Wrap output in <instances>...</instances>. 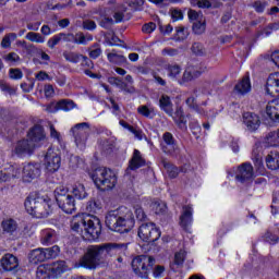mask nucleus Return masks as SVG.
<instances>
[{"instance_id": "dca6fc26", "label": "nucleus", "mask_w": 279, "mask_h": 279, "mask_svg": "<svg viewBox=\"0 0 279 279\" xmlns=\"http://www.w3.org/2000/svg\"><path fill=\"white\" fill-rule=\"evenodd\" d=\"M34 149H36L34 142L22 140L16 143L14 151L16 156H25V154H34Z\"/></svg>"}, {"instance_id": "473e14b6", "label": "nucleus", "mask_w": 279, "mask_h": 279, "mask_svg": "<svg viewBox=\"0 0 279 279\" xmlns=\"http://www.w3.org/2000/svg\"><path fill=\"white\" fill-rule=\"evenodd\" d=\"M107 58L111 64H118V66H121V64H125L128 62V58L125 56L120 54L117 52V50H112L107 54Z\"/></svg>"}, {"instance_id": "864d4df0", "label": "nucleus", "mask_w": 279, "mask_h": 279, "mask_svg": "<svg viewBox=\"0 0 279 279\" xmlns=\"http://www.w3.org/2000/svg\"><path fill=\"white\" fill-rule=\"evenodd\" d=\"M62 40V33L54 35L53 37H51L47 45L49 47V49H54L56 45H58L60 41Z\"/></svg>"}, {"instance_id": "4468645a", "label": "nucleus", "mask_w": 279, "mask_h": 279, "mask_svg": "<svg viewBox=\"0 0 279 279\" xmlns=\"http://www.w3.org/2000/svg\"><path fill=\"white\" fill-rule=\"evenodd\" d=\"M57 204L59 208L66 215H73V213L76 210L75 197H73L71 194L68 196H61L59 201H57Z\"/></svg>"}, {"instance_id": "6e6d98bb", "label": "nucleus", "mask_w": 279, "mask_h": 279, "mask_svg": "<svg viewBox=\"0 0 279 279\" xmlns=\"http://www.w3.org/2000/svg\"><path fill=\"white\" fill-rule=\"evenodd\" d=\"M5 62H21V57L16 52H10L3 57Z\"/></svg>"}, {"instance_id": "c03bdc74", "label": "nucleus", "mask_w": 279, "mask_h": 279, "mask_svg": "<svg viewBox=\"0 0 279 279\" xmlns=\"http://www.w3.org/2000/svg\"><path fill=\"white\" fill-rule=\"evenodd\" d=\"M192 29L197 36H202L206 32V21L198 20L194 22Z\"/></svg>"}, {"instance_id": "0eeeda50", "label": "nucleus", "mask_w": 279, "mask_h": 279, "mask_svg": "<svg viewBox=\"0 0 279 279\" xmlns=\"http://www.w3.org/2000/svg\"><path fill=\"white\" fill-rule=\"evenodd\" d=\"M140 239L145 243H156L160 239V229L154 222L142 223L137 232Z\"/></svg>"}, {"instance_id": "052dcab7", "label": "nucleus", "mask_w": 279, "mask_h": 279, "mask_svg": "<svg viewBox=\"0 0 279 279\" xmlns=\"http://www.w3.org/2000/svg\"><path fill=\"white\" fill-rule=\"evenodd\" d=\"M174 123L178 125L179 130L186 132V130H187L186 118L184 116L182 118L174 120Z\"/></svg>"}, {"instance_id": "8fccbe9b", "label": "nucleus", "mask_w": 279, "mask_h": 279, "mask_svg": "<svg viewBox=\"0 0 279 279\" xmlns=\"http://www.w3.org/2000/svg\"><path fill=\"white\" fill-rule=\"evenodd\" d=\"M99 56H101V48L98 44H95L89 48V58H92L93 60H97Z\"/></svg>"}, {"instance_id": "a211bd4d", "label": "nucleus", "mask_w": 279, "mask_h": 279, "mask_svg": "<svg viewBox=\"0 0 279 279\" xmlns=\"http://www.w3.org/2000/svg\"><path fill=\"white\" fill-rule=\"evenodd\" d=\"M141 167H145V159L143 158V155H141V150L134 149L133 156L126 168V173H130V171H136L137 169H141Z\"/></svg>"}, {"instance_id": "72a5a7b5", "label": "nucleus", "mask_w": 279, "mask_h": 279, "mask_svg": "<svg viewBox=\"0 0 279 279\" xmlns=\"http://www.w3.org/2000/svg\"><path fill=\"white\" fill-rule=\"evenodd\" d=\"M63 58L66 62H72L73 64H77L80 60H84L85 62H89L88 57L80 54L77 52H63Z\"/></svg>"}, {"instance_id": "c85d7f7f", "label": "nucleus", "mask_w": 279, "mask_h": 279, "mask_svg": "<svg viewBox=\"0 0 279 279\" xmlns=\"http://www.w3.org/2000/svg\"><path fill=\"white\" fill-rule=\"evenodd\" d=\"M2 232L4 234H14L19 230V223L12 218L4 219L1 222Z\"/></svg>"}, {"instance_id": "6e6552de", "label": "nucleus", "mask_w": 279, "mask_h": 279, "mask_svg": "<svg viewBox=\"0 0 279 279\" xmlns=\"http://www.w3.org/2000/svg\"><path fill=\"white\" fill-rule=\"evenodd\" d=\"M71 132L73 133L76 146L80 149H86V142L90 136V124L87 122L75 124Z\"/></svg>"}, {"instance_id": "3c124183", "label": "nucleus", "mask_w": 279, "mask_h": 279, "mask_svg": "<svg viewBox=\"0 0 279 279\" xmlns=\"http://www.w3.org/2000/svg\"><path fill=\"white\" fill-rule=\"evenodd\" d=\"M138 114H142V117H146V119H151V113L154 112L153 109H149V107L142 105L137 108Z\"/></svg>"}, {"instance_id": "338daca9", "label": "nucleus", "mask_w": 279, "mask_h": 279, "mask_svg": "<svg viewBox=\"0 0 279 279\" xmlns=\"http://www.w3.org/2000/svg\"><path fill=\"white\" fill-rule=\"evenodd\" d=\"M10 77H11V80H21V78H23V72L19 69H11Z\"/></svg>"}, {"instance_id": "5fc2aeb1", "label": "nucleus", "mask_w": 279, "mask_h": 279, "mask_svg": "<svg viewBox=\"0 0 279 279\" xmlns=\"http://www.w3.org/2000/svg\"><path fill=\"white\" fill-rule=\"evenodd\" d=\"M253 161L258 169L263 167V155L258 154L256 149L253 150Z\"/></svg>"}, {"instance_id": "39448f33", "label": "nucleus", "mask_w": 279, "mask_h": 279, "mask_svg": "<svg viewBox=\"0 0 279 279\" xmlns=\"http://www.w3.org/2000/svg\"><path fill=\"white\" fill-rule=\"evenodd\" d=\"M156 265V258L149 255H137L132 259L131 267L135 276L147 279Z\"/></svg>"}, {"instance_id": "aec40b11", "label": "nucleus", "mask_w": 279, "mask_h": 279, "mask_svg": "<svg viewBox=\"0 0 279 279\" xmlns=\"http://www.w3.org/2000/svg\"><path fill=\"white\" fill-rule=\"evenodd\" d=\"M191 223H193V207H191V205H185L183 206V213L180 216V226L186 231Z\"/></svg>"}, {"instance_id": "13d9d810", "label": "nucleus", "mask_w": 279, "mask_h": 279, "mask_svg": "<svg viewBox=\"0 0 279 279\" xmlns=\"http://www.w3.org/2000/svg\"><path fill=\"white\" fill-rule=\"evenodd\" d=\"M190 129L194 136H196V138H199V134H202V126L199 125V123H190Z\"/></svg>"}, {"instance_id": "9b49d317", "label": "nucleus", "mask_w": 279, "mask_h": 279, "mask_svg": "<svg viewBox=\"0 0 279 279\" xmlns=\"http://www.w3.org/2000/svg\"><path fill=\"white\" fill-rule=\"evenodd\" d=\"M242 123L247 132H257L260 128V116L251 111H245L242 114Z\"/></svg>"}, {"instance_id": "5701e85b", "label": "nucleus", "mask_w": 279, "mask_h": 279, "mask_svg": "<svg viewBox=\"0 0 279 279\" xmlns=\"http://www.w3.org/2000/svg\"><path fill=\"white\" fill-rule=\"evenodd\" d=\"M28 141L31 143H40L41 141H45V130L40 125H35L32 128L27 134Z\"/></svg>"}, {"instance_id": "ea45409f", "label": "nucleus", "mask_w": 279, "mask_h": 279, "mask_svg": "<svg viewBox=\"0 0 279 279\" xmlns=\"http://www.w3.org/2000/svg\"><path fill=\"white\" fill-rule=\"evenodd\" d=\"M57 104L59 110H64L65 112H69V110H73V108H75V102L69 99H61Z\"/></svg>"}, {"instance_id": "c756f323", "label": "nucleus", "mask_w": 279, "mask_h": 279, "mask_svg": "<svg viewBox=\"0 0 279 279\" xmlns=\"http://www.w3.org/2000/svg\"><path fill=\"white\" fill-rule=\"evenodd\" d=\"M36 278L37 279H50L53 278V275L51 272V265L49 264H43L37 267L36 271Z\"/></svg>"}, {"instance_id": "4d7b16f0", "label": "nucleus", "mask_w": 279, "mask_h": 279, "mask_svg": "<svg viewBox=\"0 0 279 279\" xmlns=\"http://www.w3.org/2000/svg\"><path fill=\"white\" fill-rule=\"evenodd\" d=\"M186 258V253L184 251H180L174 255L175 265H183Z\"/></svg>"}, {"instance_id": "a878e982", "label": "nucleus", "mask_w": 279, "mask_h": 279, "mask_svg": "<svg viewBox=\"0 0 279 279\" xmlns=\"http://www.w3.org/2000/svg\"><path fill=\"white\" fill-rule=\"evenodd\" d=\"M108 82L111 84V86H117L118 88H120V90H123L124 93H136L134 86H128V84L123 82V80H121L120 77L110 76L108 78Z\"/></svg>"}, {"instance_id": "9d476101", "label": "nucleus", "mask_w": 279, "mask_h": 279, "mask_svg": "<svg viewBox=\"0 0 279 279\" xmlns=\"http://www.w3.org/2000/svg\"><path fill=\"white\" fill-rule=\"evenodd\" d=\"M62 159L60 155L56 153L53 149L49 148L45 156V167L49 173H56L58 169H60V165Z\"/></svg>"}, {"instance_id": "2f4dec72", "label": "nucleus", "mask_w": 279, "mask_h": 279, "mask_svg": "<svg viewBox=\"0 0 279 279\" xmlns=\"http://www.w3.org/2000/svg\"><path fill=\"white\" fill-rule=\"evenodd\" d=\"M266 165L271 171H276L279 168V154L271 151L266 156Z\"/></svg>"}, {"instance_id": "4be33fe9", "label": "nucleus", "mask_w": 279, "mask_h": 279, "mask_svg": "<svg viewBox=\"0 0 279 279\" xmlns=\"http://www.w3.org/2000/svg\"><path fill=\"white\" fill-rule=\"evenodd\" d=\"M58 241V232L53 229H44L40 235V243L43 245H53Z\"/></svg>"}, {"instance_id": "b1692460", "label": "nucleus", "mask_w": 279, "mask_h": 279, "mask_svg": "<svg viewBox=\"0 0 279 279\" xmlns=\"http://www.w3.org/2000/svg\"><path fill=\"white\" fill-rule=\"evenodd\" d=\"M85 226H86V217L84 218V216L82 215H76L72 218L71 230H73V232H77V234H81V236L84 232Z\"/></svg>"}, {"instance_id": "f257e3e1", "label": "nucleus", "mask_w": 279, "mask_h": 279, "mask_svg": "<svg viewBox=\"0 0 279 279\" xmlns=\"http://www.w3.org/2000/svg\"><path fill=\"white\" fill-rule=\"evenodd\" d=\"M130 243H105L100 245H90L87 247L86 253L80 259V267H85V269H95L101 263H106L108 256L117 254L120 250H128Z\"/></svg>"}, {"instance_id": "cd10ccee", "label": "nucleus", "mask_w": 279, "mask_h": 279, "mask_svg": "<svg viewBox=\"0 0 279 279\" xmlns=\"http://www.w3.org/2000/svg\"><path fill=\"white\" fill-rule=\"evenodd\" d=\"M159 108H161L166 114H169V117H173V102L168 95H161L159 99Z\"/></svg>"}, {"instance_id": "6ab92c4d", "label": "nucleus", "mask_w": 279, "mask_h": 279, "mask_svg": "<svg viewBox=\"0 0 279 279\" xmlns=\"http://www.w3.org/2000/svg\"><path fill=\"white\" fill-rule=\"evenodd\" d=\"M266 114L274 123H279V98L268 101Z\"/></svg>"}, {"instance_id": "603ef678", "label": "nucleus", "mask_w": 279, "mask_h": 279, "mask_svg": "<svg viewBox=\"0 0 279 279\" xmlns=\"http://www.w3.org/2000/svg\"><path fill=\"white\" fill-rule=\"evenodd\" d=\"M106 43H108V45H110L111 47H114L116 45H119V43H121V39H119V37H117V35L112 34V33H108L106 36Z\"/></svg>"}, {"instance_id": "1a4fd4ad", "label": "nucleus", "mask_w": 279, "mask_h": 279, "mask_svg": "<svg viewBox=\"0 0 279 279\" xmlns=\"http://www.w3.org/2000/svg\"><path fill=\"white\" fill-rule=\"evenodd\" d=\"M235 180L241 182V184L252 182L254 180V167L252 163L245 162L239 166L235 173Z\"/></svg>"}, {"instance_id": "f03ea898", "label": "nucleus", "mask_w": 279, "mask_h": 279, "mask_svg": "<svg viewBox=\"0 0 279 279\" xmlns=\"http://www.w3.org/2000/svg\"><path fill=\"white\" fill-rule=\"evenodd\" d=\"M105 223L109 230H112V232L125 234L134 228L136 220L134 219L132 209L122 206L108 211L105 217Z\"/></svg>"}, {"instance_id": "4c0bfd02", "label": "nucleus", "mask_w": 279, "mask_h": 279, "mask_svg": "<svg viewBox=\"0 0 279 279\" xmlns=\"http://www.w3.org/2000/svg\"><path fill=\"white\" fill-rule=\"evenodd\" d=\"M150 208L155 211V215H165V213H167V204L160 201L153 202L150 204Z\"/></svg>"}, {"instance_id": "20e7f679", "label": "nucleus", "mask_w": 279, "mask_h": 279, "mask_svg": "<svg viewBox=\"0 0 279 279\" xmlns=\"http://www.w3.org/2000/svg\"><path fill=\"white\" fill-rule=\"evenodd\" d=\"M92 180L100 191H111L117 186V173L108 168H96L92 173Z\"/></svg>"}, {"instance_id": "a18cd8bd", "label": "nucleus", "mask_w": 279, "mask_h": 279, "mask_svg": "<svg viewBox=\"0 0 279 279\" xmlns=\"http://www.w3.org/2000/svg\"><path fill=\"white\" fill-rule=\"evenodd\" d=\"M175 32L177 40H186L189 38V28L184 26H177Z\"/></svg>"}, {"instance_id": "7ed1b4c3", "label": "nucleus", "mask_w": 279, "mask_h": 279, "mask_svg": "<svg viewBox=\"0 0 279 279\" xmlns=\"http://www.w3.org/2000/svg\"><path fill=\"white\" fill-rule=\"evenodd\" d=\"M24 206L28 215L37 219H45V217H49V213H51L49 199L38 194H29L24 202Z\"/></svg>"}, {"instance_id": "58836bf2", "label": "nucleus", "mask_w": 279, "mask_h": 279, "mask_svg": "<svg viewBox=\"0 0 279 279\" xmlns=\"http://www.w3.org/2000/svg\"><path fill=\"white\" fill-rule=\"evenodd\" d=\"M100 208H101V202H99L96 198L90 199L86 205L87 213H92V215L99 213Z\"/></svg>"}, {"instance_id": "680f3d73", "label": "nucleus", "mask_w": 279, "mask_h": 279, "mask_svg": "<svg viewBox=\"0 0 279 279\" xmlns=\"http://www.w3.org/2000/svg\"><path fill=\"white\" fill-rule=\"evenodd\" d=\"M155 29H156V23H154V22L144 24L142 27V32L144 34H151V32H154Z\"/></svg>"}, {"instance_id": "37998d69", "label": "nucleus", "mask_w": 279, "mask_h": 279, "mask_svg": "<svg viewBox=\"0 0 279 279\" xmlns=\"http://www.w3.org/2000/svg\"><path fill=\"white\" fill-rule=\"evenodd\" d=\"M26 40H29L31 43H37V44H43L45 43V37L40 35V33L36 32H29L25 36Z\"/></svg>"}, {"instance_id": "69168bd1", "label": "nucleus", "mask_w": 279, "mask_h": 279, "mask_svg": "<svg viewBox=\"0 0 279 279\" xmlns=\"http://www.w3.org/2000/svg\"><path fill=\"white\" fill-rule=\"evenodd\" d=\"M194 5H197V8L201 9H206V10H210V8H213V2H210L209 0H201L196 3H194Z\"/></svg>"}, {"instance_id": "c9c22d12", "label": "nucleus", "mask_w": 279, "mask_h": 279, "mask_svg": "<svg viewBox=\"0 0 279 279\" xmlns=\"http://www.w3.org/2000/svg\"><path fill=\"white\" fill-rule=\"evenodd\" d=\"M72 193L74 197H76V199H86V197H88V193H86V187L82 183L74 185L72 189Z\"/></svg>"}, {"instance_id": "bf43d9fd", "label": "nucleus", "mask_w": 279, "mask_h": 279, "mask_svg": "<svg viewBox=\"0 0 279 279\" xmlns=\"http://www.w3.org/2000/svg\"><path fill=\"white\" fill-rule=\"evenodd\" d=\"M83 29L93 32V29H97V24L95 23V21L85 20V21H83Z\"/></svg>"}, {"instance_id": "f704fd0d", "label": "nucleus", "mask_w": 279, "mask_h": 279, "mask_svg": "<svg viewBox=\"0 0 279 279\" xmlns=\"http://www.w3.org/2000/svg\"><path fill=\"white\" fill-rule=\"evenodd\" d=\"M199 75H202V72H199V70H193L189 68L183 73L181 84H186V82H193V80H197Z\"/></svg>"}, {"instance_id": "de8ad7c7", "label": "nucleus", "mask_w": 279, "mask_h": 279, "mask_svg": "<svg viewBox=\"0 0 279 279\" xmlns=\"http://www.w3.org/2000/svg\"><path fill=\"white\" fill-rule=\"evenodd\" d=\"M68 195L71 194H69V189H66L64 185H59L54 190L56 202H59L60 197H66Z\"/></svg>"}, {"instance_id": "e433bc0d", "label": "nucleus", "mask_w": 279, "mask_h": 279, "mask_svg": "<svg viewBox=\"0 0 279 279\" xmlns=\"http://www.w3.org/2000/svg\"><path fill=\"white\" fill-rule=\"evenodd\" d=\"M7 173L9 175V180H16V178H21V166L20 165H11L5 168Z\"/></svg>"}, {"instance_id": "e2e57ef3", "label": "nucleus", "mask_w": 279, "mask_h": 279, "mask_svg": "<svg viewBox=\"0 0 279 279\" xmlns=\"http://www.w3.org/2000/svg\"><path fill=\"white\" fill-rule=\"evenodd\" d=\"M253 8L255 9L256 12L263 13L265 12V8H267V2L255 1Z\"/></svg>"}, {"instance_id": "09e8293b", "label": "nucleus", "mask_w": 279, "mask_h": 279, "mask_svg": "<svg viewBox=\"0 0 279 279\" xmlns=\"http://www.w3.org/2000/svg\"><path fill=\"white\" fill-rule=\"evenodd\" d=\"M191 51L194 52L195 56H204V53H206V49L201 43H194L191 47Z\"/></svg>"}, {"instance_id": "f8f14e48", "label": "nucleus", "mask_w": 279, "mask_h": 279, "mask_svg": "<svg viewBox=\"0 0 279 279\" xmlns=\"http://www.w3.org/2000/svg\"><path fill=\"white\" fill-rule=\"evenodd\" d=\"M0 267L2 271H13V274H16V271H19V257L7 253L0 259Z\"/></svg>"}, {"instance_id": "774afa93", "label": "nucleus", "mask_w": 279, "mask_h": 279, "mask_svg": "<svg viewBox=\"0 0 279 279\" xmlns=\"http://www.w3.org/2000/svg\"><path fill=\"white\" fill-rule=\"evenodd\" d=\"M171 17L173 21H182V19H184V14L182 13L181 10L173 9L171 11Z\"/></svg>"}, {"instance_id": "a19ab883", "label": "nucleus", "mask_w": 279, "mask_h": 279, "mask_svg": "<svg viewBox=\"0 0 279 279\" xmlns=\"http://www.w3.org/2000/svg\"><path fill=\"white\" fill-rule=\"evenodd\" d=\"M44 254L46 256V260H51V258H56L58 254H60V246L54 245L49 248H44Z\"/></svg>"}, {"instance_id": "7c9ffc66", "label": "nucleus", "mask_w": 279, "mask_h": 279, "mask_svg": "<svg viewBox=\"0 0 279 279\" xmlns=\"http://www.w3.org/2000/svg\"><path fill=\"white\" fill-rule=\"evenodd\" d=\"M234 90L239 93V95H247L250 90H252V83H250V77H243L235 87Z\"/></svg>"}, {"instance_id": "0e129e2a", "label": "nucleus", "mask_w": 279, "mask_h": 279, "mask_svg": "<svg viewBox=\"0 0 279 279\" xmlns=\"http://www.w3.org/2000/svg\"><path fill=\"white\" fill-rule=\"evenodd\" d=\"M74 43L76 45H86V36L84 35V33H76L74 35Z\"/></svg>"}, {"instance_id": "79ce46f5", "label": "nucleus", "mask_w": 279, "mask_h": 279, "mask_svg": "<svg viewBox=\"0 0 279 279\" xmlns=\"http://www.w3.org/2000/svg\"><path fill=\"white\" fill-rule=\"evenodd\" d=\"M12 40H16V33H9L2 38V49H10L12 47Z\"/></svg>"}, {"instance_id": "f3484780", "label": "nucleus", "mask_w": 279, "mask_h": 279, "mask_svg": "<svg viewBox=\"0 0 279 279\" xmlns=\"http://www.w3.org/2000/svg\"><path fill=\"white\" fill-rule=\"evenodd\" d=\"M163 144H161V149L163 154H173L178 149V144L175 137L170 132H166L162 135Z\"/></svg>"}, {"instance_id": "423d86ee", "label": "nucleus", "mask_w": 279, "mask_h": 279, "mask_svg": "<svg viewBox=\"0 0 279 279\" xmlns=\"http://www.w3.org/2000/svg\"><path fill=\"white\" fill-rule=\"evenodd\" d=\"M99 234H101V220L96 216L85 217L82 239L84 241H96V239H99Z\"/></svg>"}, {"instance_id": "bb28decb", "label": "nucleus", "mask_w": 279, "mask_h": 279, "mask_svg": "<svg viewBox=\"0 0 279 279\" xmlns=\"http://www.w3.org/2000/svg\"><path fill=\"white\" fill-rule=\"evenodd\" d=\"M50 271L52 274V278H58V276H61L64 271H69V266L64 260H57L50 265Z\"/></svg>"}, {"instance_id": "393cba45", "label": "nucleus", "mask_w": 279, "mask_h": 279, "mask_svg": "<svg viewBox=\"0 0 279 279\" xmlns=\"http://www.w3.org/2000/svg\"><path fill=\"white\" fill-rule=\"evenodd\" d=\"M28 260L32 265H38V263H45L47 257L45 255V248H35L29 252Z\"/></svg>"}, {"instance_id": "ddd939ff", "label": "nucleus", "mask_w": 279, "mask_h": 279, "mask_svg": "<svg viewBox=\"0 0 279 279\" xmlns=\"http://www.w3.org/2000/svg\"><path fill=\"white\" fill-rule=\"evenodd\" d=\"M40 163L29 162L23 168V179L25 180V182H32V180L40 178Z\"/></svg>"}, {"instance_id": "49530a36", "label": "nucleus", "mask_w": 279, "mask_h": 279, "mask_svg": "<svg viewBox=\"0 0 279 279\" xmlns=\"http://www.w3.org/2000/svg\"><path fill=\"white\" fill-rule=\"evenodd\" d=\"M166 69L169 77H178V75H180L182 72V68H180L178 64H168Z\"/></svg>"}, {"instance_id": "2eb2a0df", "label": "nucleus", "mask_w": 279, "mask_h": 279, "mask_svg": "<svg viewBox=\"0 0 279 279\" xmlns=\"http://www.w3.org/2000/svg\"><path fill=\"white\" fill-rule=\"evenodd\" d=\"M266 93L272 97H279V72L269 74L266 82Z\"/></svg>"}, {"instance_id": "412c9836", "label": "nucleus", "mask_w": 279, "mask_h": 279, "mask_svg": "<svg viewBox=\"0 0 279 279\" xmlns=\"http://www.w3.org/2000/svg\"><path fill=\"white\" fill-rule=\"evenodd\" d=\"M161 165L166 169L169 178H171V179L178 178V175H180V173H186V168H184V167L178 168L177 166H173V163L169 162L166 159H162Z\"/></svg>"}]
</instances>
